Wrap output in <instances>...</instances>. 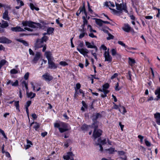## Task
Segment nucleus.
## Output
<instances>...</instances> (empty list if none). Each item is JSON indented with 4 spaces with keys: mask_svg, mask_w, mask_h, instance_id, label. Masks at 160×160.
<instances>
[{
    "mask_svg": "<svg viewBox=\"0 0 160 160\" xmlns=\"http://www.w3.org/2000/svg\"><path fill=\"white\" fill-rule=\"evenodd\" d=\"M2 18L4 20L9 21L10 18L8 16V10H5L4 12L2 14Z\"/></svg>",
    "mask_w": 160,
    "mask_h": 160,
    "instance_id": "9b49d317",
    "label": "nucleus"
},
{
    "mask_svg": "<svg viewBox=\"0 0 160 160\" xmlns=\"http://www.w3.org/2000/svg\"><path fill=\"white\" fill-rule=\"evenodd\" d=\"M31 103V101H28L26 103V104L25 105V108H28V107L30 105Z\"/></svg>",
    "mask_w": 160,
    "mask_h": 160,
    "instance_id": "a18cd8bd",
    "label": "nucleus"
},
{
    "mask_svg": "<svg viewBox=\"0 0 160 160\" xmlns=\"http://www.w3.org/2000/svg\"><path fill=\"white\" fill-rule=\"evenodd\" d=\"M29 6L31 9L32 10H34V9L36 10L37 11H38L39 10V8H38L35 7L33 4L32 3H30V4Z\"/></svg>",
    "mask_w": 160,
    "mask_h": 160,
    "instance_id": "c756f323",
    "label": "nucleus"
},
{
    "mask_svg": "<svg viewBox=\"0 0 160 160\" xmlns=\"http://www.w3.org/2000/svg\"><path fill=\"white\" fill-rule=\"evenodd\" d=\"M12 81L11 80L8 79L7 81L6 84L7 85H8L9 84H11L12 85Z\"/></svg>",
    "mask_w": 160,
    "mask_h": 160,
    "instance_id": "13d9d810",
    "label": "nucleus"
},
{
    "mask_svg": "<svg viewBox=\"0 0 160 160\" xmlns=\"http://www.w3.org/2000/svg\"><path fill=\"white\" fill-rule=\"evenodd\" d=\"M1 22V26L3 29L6 28L9 26V24L7 21L2 20Z\"/></svg>",
    "mask_w": 160,
    "mask_h": 160,
    "instance_id": "dca6fc26",
    "label": "nucleus"
},
{
    "mask_svg": "<svg viewBox=\"0 0 160 160\" xmlns=\"http://www.w3.org/2000/svg\"><path fill=\"white\" fill-rule=\"evenodd\" d=\"M85 35V33L83 32L82 33L80 34L79 36V39H81Z\"/></svg>",
    "mask_w": 160,
    "mask_h": 160,
    "instance_id": "bf43d9fd",
    "label": "nucleus"
},
{
    "mask_svg": "<svg viewBox=\"0 0 160 160\" xmlns=\"http://www.w3.org/2000/svg\"><path fill=\"white\" fill-rule=\"evenodd\" d=\"M121 88L120 87H119V83H117L115 88V89L116 91H119L120 89H121Z\"/></svg>",
    "mask_w": 160,
    "mask_h": 160,
    "instance_id": "ea45409f",
    "label": "nucleus"
},
{
    "mask_svg": "<svg viewBox=\"0 0 160 160\" xmlns=\"http://www.w3.org/2000/svg\"><path fill=\"white\" fill-rule=\"evenodd\" d=\"M12 42V41H0V43L9 44Z\"/></svg>",
    "mask_w": 160,
    "mask_h": 160,
    "instance_id": "e433bc0d",
    "label": "nucleus"
},
{
    "mask_svg": "<svg viewBox=\"0 0 160 160\" xmlns=\"http://www.w3.org/2000/svg\"><path fill=\"white\" fill-rule=\"evenodd\" d=\"M144 141L145 143L147 146L150 147L151 146V143L149 142L146 139H145Z\"/></svg>",
    "mask_w": 160,
    "mask_h": 160,
    "instance_id": "79ce46f5",
    "label": "nucleus"
},
{
    "mask_svg": "<svg viewBox=\"0 0 160 160\" xmlns=\"http://www.w3.org/2000/svg\"><path fill=\"white\" fill-rule=\"evenodd\" d=\"M93 123L91 125V128H94V130L97 129L98 127V122L97 121H93Z\"/></svg>",
    "mask_w": 160,
    "mask_h": 160,
    "instance_id": "a211bd4d",
    "label": "nucleus"
},
{
    "mask_svg": "<svg viewBox=\"0 0 160 160\" xmlns=\"http://www.w3.org/2000/svg\"><path fill=\"white\" fill-rule=\"evenodd\" d=\"M18 72V71L15 69H13L10 71V73L12 74H15L17 73Z\"/></svg>",
    "mask_w": 160,
    "mask_h": 160,
    "instance_id": "f704fd0d",
    "label": "nucleus"
},
{
    "mask_svg": "<svg viewBox=\"0 0 160 160\" xmlns=\"http://www.w3.org/2000/svg\"><path fill=\"white\" fill-rule=\"evenodd\" d=\"M128 79H129L130 80H132V78H131L132 75L131 74V72L130 71H129L128 72Z\"/></svg>",
    "mask_w": 160,
    "mask_h": 160,
    "instance_id": "603ef678",
    "label": "nucleus"
},
{
    "mask_svg": "<svg viewBox=\"0 0 160 160\" xmlns=\"http://www.w3.org/2000/svg\"><path fill=\"white\" fill-rule=\"evenodd\" d=\"M102 133V131L100 129L94 130L93 133V137L95 139L99 137L101 135Z\"/></svg>",
    "mask_w": 160,
    "mask_h": 160,
    "instance_id": "0eeeda50",
    "label": "nucleus"
},
{
    "mask_svg": "<svg viewBox=\"0 0 160 160\" xmlns=\"http://www.w3.org/2000/svg\"><path fill=\"white\" fill-rule=\"evenodd\" d=\"M59 64L62 66H65L68 65V63L64 61H61L59 62Z\"/></svg>",
    "mask_w": 160,
    "mask_h": 160,
    "instance_id": "58836bf2",
    "label": "nucleus"
},
{
    "mask_svg": "<svg viewBox=\"0 0 160 160\" xmlns=\"http://www.w3.org/2000/svg\"><path fill=\"white\" fill-rule=\"evenodd\" d=\"M96 22L97 24L99 26H102V25L103 21L99 19H95Z\"/></svg>",
    "mask_w": 160,
    "mask_h": 160,
    "instance_id": "5701e85b",
    "label": "nucleus"
},
{
    "mask_svg": "<svg viewBox=\"0 0 160 160\" xmlns=\"http://www.w3.org/2000/svg\"><path fill=\"white\" fill-rule=\"evenodd\" d=\"M24 4L22 1H20V5L19 6H16V8L19 9L21 6H23Z\"/></svg>",
    "mask_w": 160,
    "mask_h": 160,
    "instance_id": "a19ab883",
    "label": "nucleus"
},
{
    "mask_svg": "<svg viewBox=\"0 0 160 160\" xmlns=\"http://www.w3.org/2000/svg\"><path fill=\"white\" fill-rule=\"evenodd\" d=\"M48 68L51 69H56L57 68V66L54 62L52 60H49L48 61Z\"/></svg>",
    "mask_w": 160,
    "mask_h": 160,
    "instance_id": "1a4fd4ad",
    "label": "nucleus"
},
{
    "mask_svg": "<svg viewBox=\"0 0 160 160\" xmlns=\"http://www.w3.org/2000/svg\"><path fill=\"white\" fill-rule=\"evenodd\" d=\"M128 59V63L129 64L132 66L135 63V61L134 59H132L130 58H129Z\"/></svg>",
    "mask_w": 160,
    "mask_h": 160,
    "instance_id": "393cba45",
    "label": "nucleus"
},
{
    "mask_svg": "<svg viewBox=\"0 0 160 160\" xmlns=\"http://www.w3.org/2000/svg\"><path fill=\"white\" fill-rule=\"evenodd\" d=\"M155 94L157 95L158 99L160 98V88L157 89L155 91Z\"/></svg>",
    "mask_w": 160,
    "mask_h": 160,
    "instance_id": "a878e982",
    "label": "nucleus"
},
{
    "mask_svg": "<svg viewBox=\"0 0 160 160\" xmlns=\"http://www.w3.org/2000/svg\"><path fill=\"white\" fill-rule=\"evenodd\" d=\"M29 73L28 72H27L24 76V78L25 80H27L28 79L29 75Z\"/></svg>",
    "mask_w": 160,
    "mask_h": 160,
    "instance_id": "3c124183",
    "label": "nucleus"
},
{
    "mask_svg": "<svg viewBox=\"0 0 160 160\" xmlns=\"http://www.w3.org/2000/svg\"><path fill=\"white\" fill-rule=\"evenodd\" d=\"M101 48L104 50H106L107 48L104 45H102L101 46Z\"/></svg>",
    "mask_w": 160,
    "mask_h": 160,
    "instance_id": "052dcab7",
    "label": "nucleus"
},
{
    "mask_svg": "<svg viewBox=\"0 0 160 160\" xmlns=\"http://www.w3.org/2000/svg\"><path fill=\"white\" fill-rule=\"evenodd\" d=\"M99 142H100L101 144H105L106 143V140L105 139H104L103 140H101L100 139H99L98 140Z\"/></svg>",
    "mask_w": 160,
    "mask_h": 160,
    "instance_id": "72a5a7b5",
    "label": "nucleus"
},
{
    "mask_svg": "<svg viewBox=\"0 0 160 160\" xmlns=\"http://www.w3.org/2000/svg\"><path fill=\"white\" fill-rule=\"evenodd\" d=\"M34 123L35 125H34L33 128L35 130L37 131L39 128L40 127V124L37 122H35Z\"/></svg>",
    "mask_w": 160,
    "mask_h": 160,
    "instance_id": "2f4dec72",
    "label": "nucleus"
},
{
    "mask_svg": "<svg viewBox=\"0 0 160 160\" xmlns=\"http://www.w3.org/2000/svg\"><path fill=\"white\" fill-rule=\"evenodd\" d=\"M42 77L45 80L47 81H50L53 79V77L48 73H45Z\"/></svg>",
    "mask_w": 160,
    "mask_h": 160,
    "instance_id": "4468645a",
    "label": "nucleus"
},
{
    "mask_svg": "<svg viewBox=\"0 0 160 160\" xmlns=\"http://www.w3.org/2000/svg\"><path fill=\"white\" fill-rule=\"evenodd\" d=\"M22 84L23 85H24L25 87V88L27 90H28V84L26 82V81H23L22 82Z\"/></svg>",
    "mask_w": 160,
    "mask_h": 160,
    "instance_id": "37998d69",
    "label": "nucleus"
},
{
    "mask_svg": "<svg viewBox=\"0 0 160 160\" xmlns=\"http://www.w3.org/2000/svg\"><path fill=\"white\" fill-rule=\"evenodd\" d=\"M6 62L7 61L5 60L2 59L1 61L0 62L1 64H2V65H4Z\"/></svg>",
    "mask_w": 160,
    "mask_h": 160,
    "instance_id": "680f3d73",
    "label": "nucleus"
},
{
    "mask_svg": "<svg viewBox=\"0 0 160 160\" xmlns=\"http://www.w3.org/2000/svg\"><path fill=\"white\" fill-rule=\"evenodd\" d=\"M60 123H55L54 124V127L55 128H58V129L60 127Z\"/></svg>",
    "mask_w": 160,
    "mask_h": 160,
    "instance_id": "8fccbe9b",
    "label": "nucleus"
},
{
    "mask_svg": "<svg viewBox=\"0 0 160 160\" xmlns=\"http://www.w3.org/2000/svg\"><path fill=\"white\" fill-rule=\"evenodd\" d=\"M115 56H116L117 58L118 59H120L121 57V55L118 53L117 54L115 55Z\"/></svg>",
    "mask_w": 160,
    "mask_h": 160,
    "instance_id": "e2e57ef3",
    "label": "nucleus"
},
{
    "mask_svg": "<svg viewBox=\"0 0 160 160\" xmlns=\"http://www.w3.org/2000/svg\"><path fill=\"white\" fill-rule=\"evenodd\" d=\"M108 37H107V39H114V36L112 35L109 33L108 34Z\"/></svg>",
    "mask_w": 160,
    "mask_h": 160,
    "instance_id": "4c0bfd02",
    "label": "nucleus"
},
{
    "mask_svg": "<svg viewBox=\"0 0 160 160\" xmlns=\"http://www.w3.org/2000/svg\"><path fill=\"white\" fill-rule=\"evenodd\" d=\"M47 133H47V132H44L42 133L41 134V135L43 137H44L46 135H47Z\"/></svg>",
    "mask_w": 160,
    "mask_h": 160,
    "instance_id": "0e129e2a",
    "label": "nucleus"
},
{
    "mask_svg": "<svg viewBox=\"0 0 160 160\" xmlns=\"http://www.w3.org/2000/svg\"><path fill=\"white\" fill-rule=\"evenodd\" d=\"M22 24L23 26H28L30 27L35 28L40 27V24L38 23H35L31 21H22Z\"/></svg>",
    "mask_w": 160,
    "mask_h": 160,
    "instance_id": "f03ea898",
    "label": "nucleus"
},
{
    "mask_svg": "<svg viewBox=\"0 0 160 160\" xmlns=\"http://www.w3.org/2000/svg\"><path fill=\"white\" fill-rule=\"evenodd\" d=\"M22 43L25 46H28V43L26 41H18Z\"/></svg>",
    "mask_w": 160,
    "mask_h": 160,
    "instance_id": "49530a36",
    "label": "nucleus"
},
{
    "mask_svg": "<svg viewBox=\"0 0 160 160\" xmlns=\"http://www.w3.org/2000/svg\"><path fill=\"white\" fill-rule=\"evenodd\" d=\"M41 54L39 52L36 53L35 56L33 59L32 61V62L33 63H36L38 61L40 57Z\"/></svg>",
    "mask_w": 160,
    "mask_h": 160,
    "instance_id": "9d476101",
    "label": "nucleus"
},
{
    "mask_svg": "<svg viewBox=\"0 0 160 160\" xmlns=\"http://www.w3.org/2000/svg\"><path fill=\"white\" fill-rule=\"evenodd\" d=\"M97 145L99 146V147L100 148V151L102 152L103 151V147L101 144L98 143L97 144Z\"/></svg>",
    "mask_w": 160,
    "mask_h": 160,
    "instance_id": "4d7b16f0",
    "label": "nucleus"
},
{
    "mask_svg": "<svg viewBox=\"0 0 160 160\" xmlns=\"http://www.w3.org/2000/svg\"><path fill=\"white\" fill-rule=\"evenodd\" d=\"M106 150L108 151V153L109 154L112 153L114 151H115L114 148H110L109 149H106Z\"/></svg>",
    "mask_w": 160,
    "mask_h": 160,
    "instance_id": "cd10ccee",
    "label": "nucleus"
},
{
    "mask_svg": "<svg viewBox=\"0 0 160 160\" xmlns=\"http://www.w3.org/2000/svg\"><path fill=\"white\" fill-rule=\"evenodd\" d=\"M118 43L119 44L121 45L122 46L124 47L125 48H126L127 46L125 45V44L123 43L121 41H118Z\"/></svg>",
    "mask_w": 160,
    "mask_h": 160,
    "instance_id": "de8ad7c7",
    "label": "nucleus"
},
{
    "mask_svg": "<svg viewBox=\"0 0 160 160\" xmlns=\"http://www.w3.org/2000/svg\"><path fill=\"white\" fill-rule=\"evenodd\" d=\"M111 54L113 56H115L117 54L118 52H117L116 50L115 49L113 48L111 50Z\"/></svg>",
    "mask_w": 160,
    "mask_h": 160,
    "instance_id": "7c9ffc66",
    "label": "nucleus"
},
{
    "mask_svg": "<svg viewBox=\"0 0 160 160\" xmlns=\"http://www.w3.org/2000/svg\"><path fill=\"white\" fill-rule=\"evenodd\" d=\"M27 145L25 147L26 149H28L31 147L30 145H32V142L28 140H27Z\"/></svg>",
    "mask_w": 160,
    "mask_h": 160,
    "instance_id": "bb28decb",
    "label": "nucleus"
},
{
    "mask_svg": "<svg viewBox=\"0 0 160 160\" xmlns=\"http://www.w3.org/2000/svg\"><path fill=\"white\" fill-rule=\"evenodd\" d=\"M59 130L61 133H62L67 131L68 129L67 124L63 122H60V127L59 128Z\"/></svg>",
    "mask_w": 160,
    "mask_h": 160,
    "instance_id": "20e7f679",
    "label": "nucleus"
},
{
    "mask_svg": "<svg viewBox=\"0 0 160 160\" xmlns=\"http://www.w3.org/2000/svg\"><path fill=\"white\" fill-rule=\"evenodd\" d=\"M63 158L65 160H69L71 159L70 157L68 155H67L63 156Z\"/></svg>",
    "mask_w": 160,
    "mask_h": 160,
    "instance_id": "c03bdc74",
    "label": "nucleus"
},
{
    "mask_svg": "<svg viewBox=\"0 0 160 160\" xmlns=\"http://www.w3.org/2000/svg\"><path fill=\"white\" fill-rule=\"evenodd\" d=\"M102 117V115L98 113L92 114V121H97L98 119Z\"/></svg>",
    "mask_w": 160,
    "mask_h": 160,
    "instance_id": "6e6552de",
    "label": "nucleus"
},
{
    "mask_svg": "<svg viewBox=\"0 0 160 160\" xmlns=\"http://www.w3.org/2000/svg\"><path fill=\"white\" fill-rule=\"evenodd\" d=\"M77 50L79 51L80 53L82 54L84 56H85L86 54L88 53V51L87 49L79 48L78 47H77Z\"/></svg>",
    "mask_w": 160,
    "mask_h": 160,
    "instance_id": "ddd939ff",
    "label": "nucleus"
},
{
    "mask_svg": "<svg viewBox=\"0 0 160 160\" xmlns=\"http://www.w3.org/2000/svg\"><path fill=\"white\" fill-rule=\"evenodd\" d=\"M29 54L30 55H34V53L33 52V51L32 50V49L30 48L29 49Z\"/></svg>",
    "mask_w": 160,
    "mask_h": 160,
    "instance_id": "69168bd1",
    "label": "nucleus"
},
{
    "mask_svg": "<svg viewBox=\"0 0 160 160\" xmlns=\"http://www.w3.org/2000/svg\"><path fill=\"white\" fill-rule=\"evenodd\" d=\"M67 155H68L70 157L72 156H73V154L72 152H68L67 153Z\"/></svg>",
    "mask_w": 160,
    "mask_h": 160,
    "instance_id": "774afa93",
    "label": "nucleus"
},
{
    "mask_svg": "<svg viewBox=\"0 0 160 160\" xmlns=\"http://www.w3.org/2000/svg\"><path fill=\"white\" fill-rule=\"evenodd\" d=\"M81 87V85L79 83H77L76 84V88L75 89H76L77 90L79 89Z\"/></svg>",
    "mask_w": 160,
    "mask_h": 160,
    "instance_id": "6e6d98bb",
    "label": "nucleus"
},
{
    "mask_svg": "<svg viewBox=\"0 0 160 160\" xmlns=\"http://www.w3.org/2000/svg\"><path fill=\"white\" fill-rule=\"evenodd\" d=\"M46 57L48 61L49 60H52V54L50 52H45Z\"/></svg>",
    "mask_w": 160,
    "mask_h": 160,
    "instance_id": "aec40b11",
    "label": "nucleus"
},
{
    "mask_svg": "<svg viewBox=\"0 0 160 160\" xmlns=\"http://www.w3.org/2000/svg\"><path fill=\"white\" fill-rule=\"evenodd\" d=\"M85 43L86 45L87 46L88 48H94L95 49V52H97L98 48L96 46L91 45L90 43L88 42H86Z\"/></svg>",
    "mask_w": 160,
    "mask_h": 160,
    "instance_id": "f3484780",
    "label": "nucleus"
},
{
    "mask_svg": "<svg viewBox=\"0 0 160 160\" xmlns=\"http://www.w3.org/2000/svg\"><path fill=\"white\" fill-rule=\"evenodd\" d=\"M109 85L108 83H106L103 86V88L105 89L108 88H109Z\"/></svg>",
    "mask_w": 160,
    "mask_h": 160,
    "instance_id": "864d4df0",
    "label": "nucleus"
},
{
    "mask_svg": "<svg viewBox=\"0 0 160 160\" xmlns=\"http://www.w3.org/2000/svg\"><path fill=\"white\" fill-rule=\"evenodd\" d=\"M46 41H36L35 43V47L37 48H41L44 45V44L46 43Z\"/></svg>",
    "mask_w": 160,
    "mask_h": 160,
    "instance_id": "423d86ee",
    "label": "nucleus"
},
{
    "mask_svg": "<svg viewBox=\"0 0 160 160\" xmlns=\"http://www.w3.org/2000/svg\"><path fill=\"white\" fill-rule=\"evenodd\" d=\"M81 10H82V12L83 11L84 14H85L86 16H87V13L86 11L84 6V5L82 8H81Z\"/></svg>",
    "mask_w": 160,
    "mask_h": 160,
    "instance_id": "09e8293b",
    "label": "nucleus"
},
{
    "mask_svg": "<svg viewBox=\"0 0 160 160\" xmlns=\"http://www.w3.org/2000/svg\"><path fill=\"white\" fill-rule=\"evenodd\" d=\"M18 80H16L14 82H12V86H17L18 85Z\"/></svg>",
    "mask_w": 160,
    "mask_h": 160,
    "instance_id": "c9c22d12",
    "label": "nucleus"
},
{
    "mask_svg": "<svg viewBox=\"0 0 160 160\" xmlns=\"http://www.w3.org/2000/svg\"><path fill=\"white\" fill-rule=\"evenodd\" d=\"M122 28L124 31L127 32H130L131 29V27L127 23L125 24Z\"/></svg>",
    "mask_w": 160,
    "mask_h": 160,
    "instance_id": "f8f14e48",
    "label": "nucleus"
},
{
    "mask_svg": "<svg viewBox=\"0 0 160 160\" xmlns=\"http://www.w3.org/2000/svg\"><path fill=\"white\" fill-rule=\"evenodd\" d=\"M82 19H83V24L82 25V30L84 32V27L85 25L87 24L88 22V21L86 19L85 17L83 16L82 17Z\"/></svg>",
    "mask_w": 160,
    "mask_h": 160,
    "instance_id": "412c9836",
    "label": "nucleus"
},
{
    "mask_svg": "<svg viewBox=\"0 0 160 160\" xmlns=\"http://www.w3.org/2000/svg\"><path fill=\"white\" fill-rule=\"evenodd\" d=\"M116 9L117 10L109 8V9L112 11V12L118 15L121 13L123 10L126 12L127 13L128 11L127 10V7L125 4H122L121 3L119 4L116 2L115 3Z\"/></svg>",
    "mask_w": 160,
    "mask_h": 160,
    "instance_id": "f257e3e1",
    "label": "nucleus"
},
{
    "mask_svg": "<svg viewBox=\"0 0 160 160\" xmlns=\"http://www.w3.org/2000/svg\"><path fill=\"white\" fill-rule=\"evenodd\" d=\"M119 107L121 108L120 109H119V111L122 114H124L127 112L125 108L123 106L120 105H119Z\"/></svg>",
    "mask_w": 160,
    "mask_h": 160,
    "instance_id": "6ab92c4d",
    "label": "nucleus"
},
{
    "mask_svg": "<svg viewBox=\"0 0 160 160\" xmlns=\"http://www.w3.org/2000/svg\"><path fill=\"white\" fill-rule=\"evenodd\" d=\"M91 128V125H88L86 124H83L81 127V129L82 130L87 131L88 130V128Z\"/></svg>",
    "mask_w": 160,
    "mask_h": 160,
    "instance_id": "4be33fe9",
    "label": "nucleus"
},
{
    "mask_svg": "<svg viewBox=\"0 0 160 160\" xmlns=\"http://www.w3.org/2000/svg\"><path fill=\"white\" fill-rule=\"evenodd\" d=\"M19 101H14V105L16 108V109L19 110Z\"/></svg>",
    "mask_w": 160,
    "mask_h": 160,
    "instance_id": "473e14b6",
    "label": "nucleus"
},
{
    "mask_svg": "<svg viewBox=\"0 0 160 160\" xmlns=\"http://www.w3.org/2000/svg\"><path fill=\"white\" fill-rule=\"evenodd\" d=\"M54 30V28L51 27L49 28L47 30V33L48 34L52 33Z\"/></svg>",
    "mask_w": 160,
    "mask_h": 160,
    "instance_id": "c85d7f7f",
    "label": "nucleus"
},
{
    "mask_svg": "<svg viewBox=\"0 0 160 160\" xmlns=\"http://www.w3.org/2000/svg\"><path fill=\"white\" fill-rule=\"evenodd\" d=\"M27 94L28 97L29 98L30 97L31 98H33L35 97L36 94L35 93H33L32 92H30L29 93L27 92Z\"/></svg>",
    "mask_w": 160,
    "mask_h": 160,
    "instance_id": "b1692460",
    "label": "nucleus"
},
{
    "mask_svg": "<svg viewBox=\"0 0 160 160\" xmlns=\"http://www.w3.org/2000/svg\"><path fill=\"white\" fill-rule=\"evenodd\" d=\"M109 49H108L107 51H105L104 52V55L105 58V61L111 62L112 61V58L109 53Z\"/></svg>",
    "mask_w": 160,
    "mask_h": 160,
    "instance_id": "39448f33",
    "label": "nucleus"
},
{
    "mask_svg": "<svg viewBox=\"0 0 160 160\" xmlns=\"http://www.w3.org/2000/svg\"><path fill=\"white\" fill-rule=\"evenodd\" d=\"M155 118L156 119V122L157 123L160 125V113L157 112L154 114Z\"/></svg>",
    "mask_w": 160,
    "mask_h": 160,
    "instance_id": "2eb2a0df",
    "label": "nucleus"
},
{
    "mask_svg": "<svg viewBox=\"0 0 160 160\" xmlns=\"http://www.w3.org/2000/svg\"><path fill=\"white\" fill-rule=\"evenodd\" d=\"M88 29L89 30L90 32H92V28L91 26L90 25H88Z\"/></svg>",
    "mask_w": 160,
    "mask_h": 160,
    "instance_id": "338daca9",
    "label": "nucleus"
},
{
    "mask_svg": "<svg viewBox=\"0 0 160 160\" xmlns=\"http://www.w3.org/2000/svg\"><path fill=\"white\" fill-rule=\"evenodd\" d=\"M118 74L117 73H114L111 77V79H113L118 76Z\"/></svg>",
    "mask_w": 160,
    "mask_h": 160,
    "instance_id": "5fc2aeb1",
    "label": "nucleus"
},
{
    "mask_svg": "<svg viewBox=\"0 0 160 160\" xmlns=\"http://www.w3.org/2000/svg\"><path fill=\"white\" fill-rule=\"evenodd\" d=\"M11 30L12 31L15 32H23L25 31L26 30L31 32L32 31V29L29 28L27 27H25L24 29H23L19 26H16L15 27H12L11 28Z\"/></svg>",
    "mask_w": 160,
    "mask_h": 160,
    "instance_id": "7ed1b4c3",
    "label": "nucleus"
}]
</instances>
